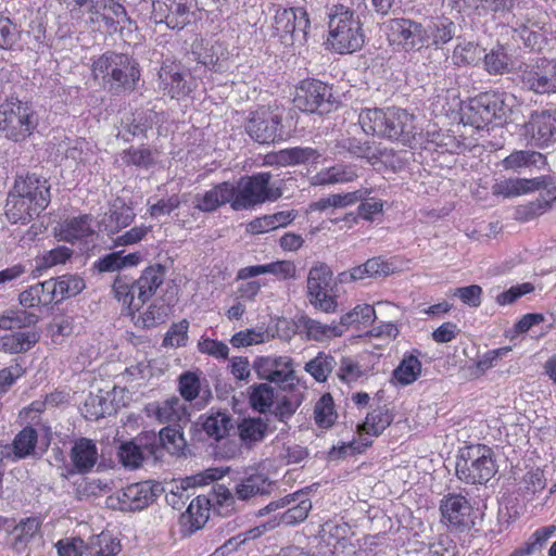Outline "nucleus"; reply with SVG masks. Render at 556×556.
Returning a JSON list of instances; mask_svg holds the SVG:
<instances>
[{"label":"nucleus","instance_id":"62","mask_svg":"<svg viewBox=\"0 0 556 556\" xmlns=\"http://www.w3.org/2000/svg\"><path fill=\"white\" fill-rule=\"evenodd\" d=\"M37 323V316L25 311H5L0 314V329L13 330Z\"/></svg>","mask_w":556,"mask_h":556},{"label":"nucleus","instance_id":"5","mask_svg":"<svg viewBox=\"0 0 556 556\" xmlns=\"http://www.w3.org/2000/svg\"><path fill=\"white\" fill-rule=\"evenodd\" d=\"M496 472L492 450L482 444L462 451L456 462L457 477L469 484L486 483Z\"/></svg>","mask_w":556,"mask_h":556},{"label":"nucleus","instance_id":"41","mask_svg":"<svg viewBox=\"0 0 556 556\" xmlns=\"http://www.w3.org/2000/svg\"><path fill=\"white\" fill-rule=\"evenodd\" d=\"M51 283L48 280L38 282L24 290L18 295L20 304L26 308L47 306L53 303V295L50 291Z\"/></svg>","mask_w":556,"mask_h":556},{"label":"nucleus","instance_id":"22","mask_svg":"<svg viewBox=\"0 0 556 556\" xmlns=\"http://www.w3.org/2000/svg\"><path fill=\"white\" fill-rule=\"evenodd\" d=\"M386 135L383 138L410 144L416 138L415 116L406 110L389 108Z\"/></svg>","mask_w":556,"mask_h":556},{"label":"nucleus","instance_id":"34","mask_svg":"<svg viewBox=\"0 0 556 556\" xmlns=\"http://www.w3.org/2000/svg\"><path fill=\"white\" fill-rule=\"evenodd\" d=\"M371 193L370 189L362 188L346 193H334L311 203V211H326L330 207H346L365 200Z\"/></svg>","mask_w":556,"mask_h":556},{"label":"nucleus","instance_id":"63","mask_svg":"<svg viewBox=\"0 0 556 556\" xmlns=\"http://www.w3.org/2000/svg\"><path fill=\"white\" fill-rule=\"evenodd\" d=\"M462 122L464 125H470L476 129H482L491 123L488 117V112L483 110L476 98L471 99L468 105L463 110Z\"/></svg>","mask_w":556,"mask_h":556},{"label":"nucleus","instance_id":"6","mask_svg":"<svg viewBox=\"0 0 556 556\" xmlns=\"http://www.w3.org/2000/svg\"><path fill=\"white\" fill-rule=\"evenodd\" d=\"M37 124L36 113L29 103L10 98L0 104V130L7 138L24 140L33 134Z\"/></svg>","mask_w":556,"mask_h":556},{"label":"nucleus","instance_id":"37","mask_svg":"<svg viewBox=\"0 0 556 556\" xmlns=\"http://www.w3.org/2000/svg\"><path fill=\"white\" fill-rule=\"evenodd\" d=\"M388 115L389 109H364L358 115V123L365 134L383 138Z\"/></svg>","mask_w":556,"mask_h":556},{"label":"nucleus","instance_id":"40","mask_svg":"<svg viewBox=\"0 0 556 556\" xmlns=\"http://www.w3.org/2000/svg\"><path fill=\"white\" fill-rule=\"evenodd\" d=\"M232 428V418L226 412H212L202 421L203 431L215 441L226 438Z\"/></svg>","mask_w":556,"mask_h":556},{"label":"nucleus","instance_id":"4","mask_svg":"<svg viewBox=\"0 0 556 556\" xmlns=\"http://www.w3.org/2000/svg\"><path fill=\"white\" fill-rule=\"evenodd\" d=\"M328 42L338 53H352L364 45V31L359 17L344 5H334L329 13Z\"/></svg>","mask_w":556,"mask_h":556},{"label":"nucleus","instance_id":"61","mask_svg":"<svg viewBox=\"0 0 556 556\" xmlns=\"http://www.w3.org/2000/svg\"><path fill=\"white\" fill-rule=\"evenodd\" d=\"M168 308L161 304H151L143 313L135 315L137 311L129 314L137 327L151 328L166 320Z\"/></svg>","mask_w":556,"mask_h":556},{"label":"nucleus","instance_id":"25","mask_svg":"<svg viewBox=\"0 0 556 556\" xmlns=\"http://www.w3.org/2000/svg\"><path fill=\"white\" fill-rule=\"evenodd\" d=\"M225 473L226 471L223 469L208 468L203 472L188 477L181 481L179 486L177 485L176 491H172L170 494L166 496V501L175 509H181L185 506L186 501H188L190 497V494L187 493L190 488H194L197 485H205L213 481L219 480L225 476Z\"/></svg>","mask_w":556,"mask_h":556},{"label":"nucleus","instance_id":"39","mask_svg":"<svg viewBox=\"0 0 556 556\" xmlns=\"http://www.w3.org/2000/svg\"><path fill=\"white\" fill-rule=\"evenodd\" d=\"M159 451V445L151 443L150 445H146L144 448H142L136 442L130 441L125 442L119 446L118 457L125 467L138 468L141 465L146 453L157 458L160 456Z\"/></svg>","mask_w":556,"mask_h":556},{"label":"nucleus","instance_id":"48","mask_svg":"<svg viewBox=\"0 0 556 556\" xmlns=\"http://www.w3.org/2000/svg\"><path fill=\"white\" fill-rule=\"evenodd\" d=\"M426 30H428L434 46H442L456 36L457 26L451 18L441 16L432 20L426 26Z\"/></svg>","mask_w":556,"mask_h":556},{"label":"nucleus","instance_id":"10","mask_svg":"<svg viewBox=\"0 0 556 556\" xmlns=\"http://www.w3.org/2000/svg\"><path fill=\"white\" fill-rule=\"evenodd\" d=\"M331 87L320 80H303L296 88L294 105L303 112L324 114L332 106Z\"/></svg>","mask_w":556,"mask_h":556},{"label":"nucleus","instance_id":"57","mask_svg":"<svg viewBox=\"0 0 556 556\" xmlns=\"http://www.w3.org/2000/svg\"><path fill=\"white\" fill-rule=\"evenodd\" d=\"M337 365L333 356L319 352L313 359L305 364L304 369L318 382L327 380Z\"/></svg>","mask_w":556,"mask_h":556},{"label":"nucleus","instance_id":"38","mask_svg":"<svg viewBox=\"0 0 556 556\" xmlns=\"http://www.w3.org/2000/svg\"><path fill=\"white\" fill-rule=\"evenodd\" d=\"M48 283H51L50 291L54 302L75 296L85 288L84 280L75 275H63L56 279L51 278L48 279Z\"/></svg>","mask_w":556,"mask_h":556},{"label":"nucleus","instance_id":"18","mask_svg":"<svg viewBox=\"0 0 556 556\" xmlns=\"http://www.w3.org/2000/svg\"><path fill=\"white\" fill-rule=\"evenodd\" d=\"M254 369L261 379L275 383H291L294 379L292 361L288 356H264L254 362Z\"/></svg>","mask_w":556,"mask_h":556},{"label":"nucleus","instance_id":"23","mask_svg":"<svg viewBox=\"0 0 556 556\" xmlns=\"http://www.w3.org/2000/svg\"><path fill=\"white\" fill-rule=\"evenodd\" d=\"M159 87L173 99H180L190 92L186 73L176 62H163L159 72Z\"/></svg>","mask_w":556,"mask_h":556},{"label":"nucleus","instance_id":"60","mask_svg":"<svg viewBox=\"0 0 556 556\" xmlns=\"http://www.w3.org/2000/svg\"><path fill=\"white\" fill-rule=\"evenodd\" d=\"M376 318L375 308L369 304L356 305L352 311L341 316L339 326H342L343 332L349 326L371 324Z\"/></svg>","mask_w":556,"mask_h":556},{"label":"nucleus","instance_id":"21","mask_svg":"<svg viewBox=\"0 0 556 556\" xmlns=\"http://www.w3.org/2000/svg\"><path fill=\"white\" fill-rule=\"evenodd\" d=\"M13 189L20 195L24 197V199L30 201L35 207L40 208L41 211H43L50 203V185L46 178H41L36 174L17 177Z\"/></svg>","mask_w":556,"mask_h":556},{"label":"nucleus","instance_id":"20","mask_svg":"<svg viewBox=\"0 0 556 556\" xmlns=\"http://www.w3.org/2000/svg\"><path fill=\"white\" fill-rule=\"evenodd\" d=\"M307 12L303 8H278L274 16L275 35L280 38L294 36L296 33L306 34L309 27Z\"/></svg>","mask_w":556,"mask_h":556},{"label":"nucleus","instance_id":"42","mask_svg":"<svg viewBox=\"0 0 556 556\" xmlns=\"http://www.w3.org/2000/svg\"><path fill=\"white\" fill-rule=\"evenodd\" d=\"M502 164L505 169L519 172L522 168L540 167L545 165V156L535 151L518 150L506 156Z\"/></svg>","mask_w":556,"mask_h":556},{"label":"nucleus","instance_id":"50","mask_svg":"<svg viewBox=\"0 0 556 556\" xmlns=\"http://www.w3.org/2000/svg\"><path fill=\"white\" fill-rule=\"evenodd\" d=\"M338 418L334 402L330 393L323 394L314 406V421L318 428L329 429Z\"/></svg>","mask_w":556,"mask_h":556},{"label":"nucleus","instance_id":"8","mask_svg":"<svg viewBox=\"0 0 556 556\" xmlns=\"http://www.w3.org/2000/svg\"><path fill=\"white\" fill-rule=\"evenodd\" d=\"M384 27L389 42L405 52L419 51L430 40L426 26L410 18H391Z\"/></svg>","mask_w":556,"mask_h":556},{"label":"nucleus","instance_id":"30","mask_svg":"<svg viewBox=\"0 0 556 556\" xmlns=\"http://www.w3.org/2000/svg\"><path fill=\"white\" fill-rule=\"evenodd\" d=\"M41 212L30 201L15 192L13 188L9 192L5 203V215L11 223L26 224Z\"/></svg>","mask_w":556,"mask_h":556},{"label":"nucleus","instance_id":"58","mask_svg":"<svg viewBox=\"0 0 556 556\" xmlns=\"http://www.w3.org/2000/svg\"><path fill=\"white\" fill-rule=\"evenodd\" d=\"M39 529L40 520L36 517L21 520L13 531V547L17 551L23 549L35 538Z\"/></svg>","mask_w":556,"mask_h":556},{"label":"nucleus","instance_id":"11","mask_svg":"<svg viewBox=\"0 0 556 556\" xmlns=\"http://www.w3.org/2000/svg\"><path fill=\"white\" fill-rule=\"evenodd\" d=\"M333 277L326 264H319L309 269L307 276V294L309 302L319 309L330 313L336 308V300L331 295Z\"/></svg>","mask_w":556,"mask_h":556},{"label":"nucleus","instance_id":"36","mask_svg":"<svg viewBox=\"0 0 556 556\" xmlns=\"http://www.w3.org/2000/svg\"><path fill=\"white\" fill-rule=\"evenodd\" d=\"M273 482L263 475H252L241 480L235 489L236 498L249 501L256 495L269 494Z\"/></svg>","mask_w":556,"mask_h":556},{"label":"nucleus","instance_id":"55","mask_svg":"<svg viewBox=\"0 0 556 556\" xmlns=\"http://www.w3.org/2000/svg\"><path fill=\"white\" fill-rule=\"evenodd\" d=\"M304 328L307 337L315 341H325L343 334V328L339 324H323L311 318L304 321Z\"/></svg>","mask_w":556,"mask_h":556},{"label":"nucleus","instance_id":"3","mask_svg":"<svg viewBox=\"0 0 556 556\" xmlns=\"http://www.w3.org/2000/svg\"><path fill=\"white\" fill-rule=\"evenodd\" d=\"M92 74L114 92H131L140 79L136 60L128 54L115 52L99 56L92 64Z\"/></svg>","mask_w":556,"mask_h":556},{"label":"nucleus","instance_id":"31","mask_svg":"<svg viewBox=\"0 0 556 556\" xmlns=\"http://www.w3.org/2000/svg\"><path fill=\"white\" fill-rule=\"evenodd\" d=\"M130 22L126 9L115 0H105V7L100 11L99 29L96 31L116 33Z\"/></svg>","mask_w":556,"mask_h":556},{"label":"nucleus","instance_id":"56","mask_svg":"<svg viewBox=\"0 0 556 556\" xmlns=\"http://www.w3.org/2000/svg\"><path fill=\"white\" fill-rule=\"evenodd\" d=\"M482 52L472 41L458 42L454 48L452 61L457 66L476 65L482 59Z\"/></svg>","mask_w":556,"mask_h":556},{"label":"nucleus","instance_id":"16","mask_svg":"<svg viewBox=\"0 0 556 556\" xmlns=\"http://www.w3.org/2000/svg\"><path fill=\"white\" fill-rule=\"evenodd\" d=\"M154 500L152 486L148 482H138L127 485L109 496V505L124 511L141 510L148 507Z\"/></svg>","mask_w":556,"mask_h":556},{"label":"nucleus","instance_id":"9","mask_svg":"<svg viewBox=\"0 0 556 556\" xmlns=\"http://www.w3.org/2000/svg\"><path fill=\"white\" fill-rule=\"evenodd\" d=\"M281 122L282 113L278 106H260L250 113L245 130L254 141L269 144L283 139Z\"/></svg>","mask_w":556,"mask_h":556},{"label":"nucleus","instance_id":"53","mask_svg":"<svg viewBox=\"0 0 556 556\" xmlns=\"http://www.w3.org/2000/svg\"><path fill=\"white\" fill-rule=\"evenodd\" d=\"M368 371V368L362 365L356 357L342 356L339 362L337 376L341 381L352 383L367 377Z\"/></svg>","mask_w":556,"mask_h":556},{"label":"nucleus","instance_id":"64","mask_svg":"<svg viewBox=\"0 0 556 556\" xmlns=\"http://www.w3.org/2000/svg\"><path fill=\"white\" fill-rule=\"evenodd\" d=\"M178 390L181 397L187 402L195 400L202 390V383L198 374L186 371L180 375Z\"/></svg>","mask_w":556,"mask_h":556},{"label":"nucleus","instance_id":"49","mask_svg":"<svg viewBox=\"0 0 556 556\" xmlns=\"http://www.w3.org/2000/svg\"><path fill=\"white\" fill-rule=\"evenodd\" d=\"M421 374V363L416 355H404L399 366L393 370V380L401 386L415 382Z\"/></svg>","mask_w":556,"mask_h":556},{"label":"nucleus","instance_id":"15","mask_svg":"<svg viewBox=\"0 0 556 556\" xmlns=\"http://www.w3.org/2000/svg\"><path fill=\"white\" fill-rule=\"evenodd\" d=\"M523 129V136L531 146L544 148L556 142V111L533 113Z\"/></svg>","mask_w":556,"mask_h":556},{"label":"nucleus","instance_id":"52","mask_svg":"<svg viewBox=\"0 0 556 556\" xmlns=\"http://www.w3.org/2000/svg\"><path fill=\"white\" fill-rule=\"evenodd\" d=\"M392 422V416L388 409L377 407L367 414L365 421L358 426L361 432L370 435H379Z\"/></svg>","mask_w":556,"mask_h":556},{"label":"nucleus","instance_id":"33","mask_svg":"<svg viewBox=\"0 0 556 556\" xmlns=\"http://www.w3.org/2000/svg\"><path fill=\"white\" fill-rule=\"evenodd\" d=\"M34 330L14 331L0 337V351L8 354L26 353L39 341Z\"/></svg>","mask_w":556,"mask_h":556},{"label":"nucleus","instance_id":"7","mask_svg":"<svg viewBox=\"0 0 556 556\" xmlns=\"http://www.w3.org/2000/svg\"><path fill=\"white\" fill-rule=\"evenodd\" d=\"M269 173H258L245 176L235 185L232 208L236 211L247 210L266 201H275L281 197L278 187L270 182Z\"/></svg>","mask_w":556,"mask_h":556},{"label":"nucleus","instance_id":"13","mask_svg":"<svg viewBox=\"0 0 556 556\" xmlns=\"http://www.w3.org/2000/svg\"><path fill=\"white\" fill-rule=\"evenodd\" d=\"M151 18L168 28L181 29L190 22L192 0H151Z\"/></svg>","mask_w":556,"mask_h":556},{"label":"nucleus","instance_id":"24","mask_svg":"<svg viewBox=\"0 0 556 556\" xmlns=\"http://www.w3.org/2000/svg\"><path fill=\"white\" fill-rule=\"evenodd\" d=\"M71 18L79 26L91 31L99 29L100 11L105 0H66Z\"/></svg>","mask_w":556,"mask_h":556},{"label":"nucleus","instance_id":"46","mask_svg":"<svg viewBox=\"0 0 556 556\" xmlns=\"http://www.w3.org/2000/svg\"><path fill=\"white\" fill-rule=\"evenodd\" d=\"M320 157V153L311 147H294L283 149L276 153V163L281 166L305 164L316 161Z\"/></svg>","mask_w":556,"mask_h":556},{"label":"nucleus","instance_id":"28","mask_svg":"<svg viewBox=\"0 0 556 556\" xmlns=\"http://www.w3.org/2000/svg\"><path fill=\"white\" fill-rule=\"evenodd\" d=\"M233 192V184L228 181L218 184L203 194H198L194 206L202 212H213L226 203L232 206Z\"/></svg>","mask_w":556,"mask_h":556},{"label":"nucleus","instance_id":"45","mask_svg":"<svg viewBox=\"0 0 556 556\" xmlns=\"http://www.w3.org/2000/svg\"><path fill=\"white\" fill-rule=\"evenodd\" d=\"M484 70L491 75H503L513 67V59L506 48L497 45L483 56Z\"/></svg>","mask_w":556,"mask_h":556},{"label":"nucleus","instance_id":"43","mask_svg":"<svg viewBox=\"0 0 556 556\" xmlns=\"http://www.w3.org/2000/svg\"><path fill=\"white\" fill-rule=\"evenodd\" d=\"M38 434L31 427H25L14 438L10 447V457L13 460L26 458L34 454L37 444Z\"/></svg>","mask_w":556,"mask_h":556},{"label":"nucleus","instance_id":"2","mask_svg":"<svg viewBox=\"0 0 556 556\" xmlns=\"http://www.w3.org/2000/svg\"><path fill=\"white\" fill-rule=\"evenodd\" d=\"M166 269L161 264L147 267L137 280L126 276H117L112 286L115 299L132 314L148 302L163 285Z\"/></svg>","mask_w":556,"mask_h":556},{"label":"nucleus","instance_id":"19","mask_svg":"<svg viewBox=\"0 0 556 556\" xmlns=\"http://www.w3.org/2000/svg\"><path fill=\"white\" fill-rule=\"evenodd\" d=\"M146 413L148 417L155 418L160 424L167 426H179L189 421L187 407L177 396L148 404Z\"/></svg>","mask_w":556,"mask_h":556},{"label":"nucleus","instance_id":"29","mask_svg":"<svg viewBox=\"0 0 556 556\" xmlns=\"http://www.w3.org/2000/svg\"><path fill=\"white\" fill-rule=\"evenodd\" d=\"M358 177L355 165L338 163L333 166L320 169L311 177L312 186H330L339 184H349Z\"/></svg>","mask_w":556,"mask_h":556},{"label":"nucleus","instance_id":"54","mask_svg":"<svg viewBox=\"0 0 556 556\" xmlns=\"http://www.w3.org/2000/svg\"><path fill=\"white\" fill-rule=\"evenodd\" d=\"M275 390L267 383L253 384L249 388V401L254 410L266 413L274 404Z\"/></svg>","mask_w":556,"mask_h":556},{"label":"nucleus","instance_id":"47","mask_svg":"<svg viewBox=\"0 0 556 556\" xmlns=\"http://www.w3.org/2000/svg\"><path fill=\"white\" fill-rule=\"evenodd\" d=\"M181 428L182 425L166 426L160 431L159 437H156L155 434L152 435V444L157 445L156 442H159L162 445V447L167 450L170 454L182 453L187 445V442L184 438Z\"/></svg>","mask_w":556,"mask_h":556},{"label":"nucleus","instance_id":"44","mask_svg":"<svg viewBox=\"0 0 556 556\" xmlns=\"http://www.w3.org/2000/svg\"><path fill=\"white\" fill-rule=\"evenodd\" d=\"M135 213L131 207L125 204H114L105 214L102 223L109 233H117L123 228L128 227L135 219Z\"/></svg>","mask_w":556,"mask_h":556},{"label":"nucleus","instance_id":"35","mask_svg":"<svg viewBox=\"0 0 556 556\" xmlns=\"http://www.w3.org/2000/svg\"><path fill=\"white\" fill-rule=\"evenodd\" d=\"M229 52L227 47L219 41L206 42L201 52H198V60L205 67L214 72H223L228 68Z\"/></svg>","mask_w":556,"mask_h":556},{"label":"nucleus","instance_id":"12","mask_svg":"<svg viewBox=\"0 0 556 556\" xmlns=\"http://www.w3.org/2000/svg\"><path fill=\"white\" fill-rule=\"evenodd\" d=\"M526 88L536 93L556 92V60L538 59L521 71Z\"/></svg>","mask_w":556,"mask_h":556},{"label":"nucleus","instance_id":"32","mask_svg":"<svg viewBox=\"0 0 556 556\" xmlns=\"http://www.w3.org/2000/svg\"><path fill=\"white\" fill-rule=\"evenodd\" d=\"M92 233L91 217L89 215L67 218L55 229L56 237L67 242L85 239Z\"/></svg>","mask_w":556,"mask_h":556},{"label":"nucleus","instance_id":"17","mask_svg":"<svg viewBox=\"0 0 556 556\" xmlns=\"http://www.w3.org/2000/svg\"><path fill=\"white\" fill-rule=\"evenodd\" d=\"M440 510L443 519L458 531L470 530L475 525L471 516L472 507L463 495H446L441 502Z\"/></svg>","mask_w":556,"mask_h":556},{"label":"nucleus","instance_id":"26","mask_svg":"<svg viewBox=\"0 0 556 556\" xmlns=\"http://www.w3.org/2000/svg\"><path fill=\"white\" fill-rule=\"evenodd\" d=\"M475 98L488 112L491 122L506 118L516 101L513 94L498 91L483 92Z\"/></svg>","mask_w":556,"mask_h":556},{"label":"nucleus","instance_id":"1","mask_svg":"<svg viewBox=\"0 0 556 556\" xmlns=\"http://www.w3.org/2000/svg\"><path fill=\"white\" fill-rule=\"evenodd\" d=\"M493 193L505 198L519 197L541 190L540 197L526 205L519 206L517 214L525 220L544 214L556 200V179L552 176H540L531 179L509 178L494 184Z\"/></svg>","mask_w":556,"mask_h":556},{"label":"nucleus","instance_id":"51","mask_svg":"<svg viewBox=\"0 0 556 556\" xmlns=\"http://www.w3.org/2000/svg\"><path fill=\"white\" fill-rule=\"evenodd\" d=\"M119 552V542L110 534L101 533L85 545L81 556H116Z\"/></svg>","mask_w":556,"mask_h":556},{"label":"nucleus","instance_id":"14","mask_svg":"<svg viewBox=\"0 0 556 556\" xmlns=\"http://www.w3.org/2000/svg\"><path fill=\"white\" fill-rule=\"evenodd\" d=\"M287 506L290 507L281 515L280 522L291 526L302 522L307 518V515L312 509V502L307 498L304 491H298L293 494L281 497L278 501L270 502L258 510L257 516H265Z\"/></svg>","mask_w":556,"mask_h":556},{"label":"nucleus","instance_id":"59","mask_svg":"<svg viewBox=\"0 0 556 556\" xmlns=\"http://www.w3.org/2000/svg\"><path fill=\"white\" fill-rule=\"evenodd\" d=\"M267 424L261 418L243 419L238 426L239 437L245 444H252L264 439Z\"/></svg>","mask_w":556,"mask_h":556},{"label":"nucleus","instance_id":"27","mask_svg":"<svg viewBox=\"0 0 556 556\" xmlns=\"http://www.w3.org/2000/svg\"><path fill=\"white\" fill-rule=\"evenodd\" d=\"M70 457L77 472L87 473L92 470L98 462L97 444L91 439L79 438L74 441Z\"/></svg>","mask_w":556,"mask_h":556}]
</instances>
